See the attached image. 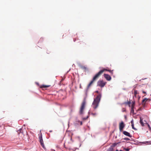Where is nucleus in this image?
<instances>
[{
    "mask_svg": "<svg viewBox=\"0 0 151 151\" xmlns=\"http://www.w3.org/2000/svg\"><path fill=\"white\" fill-rule=\"evenodd\" d=\"M105 71H107L109 72L112 75L113 74V70H108L104 68L100 71L98 73H96L93 78L92 81L90 82L88 86V87L89 88L93 83V82L97 79Z\"/></svg>",
    "mask_w": 151,
    "mask_h": 151,
    "instance_id": "nucleus-1",
    "label": "nucleus"
},
{
    "mask_svg": "<svg viewBox=\"0 0 151 151\" xmlns=\"http://www.w3.org/2000/svg\"><path fill=\"white\" fill-rule=\"evenodd\" d=\"M101 98V95H99L96 98L94 99L92 104V106L94 109H96L98 106Z\"/></svg>",
    "mask_w": 151,
    "mask_h": 151,
    "instance_id": "nucleus-2",
    "label": "nucleus"
},
{
    "mask_svg": "<svg viewBox=\"0 0 151 151\" xmlns=\"http://www.w3.org/2000/svg\"><path fill=\"white\" fill-rule=\"evenodd\" d=\"M86 104V101L85 98H84L81 104V107L79 110V114H82L83 113L84 109L85 108Z\"/></svg>",
    "mask_w": 151,
    "mask_h": 151,
    "instance_id": "nucleus-3",
    "label": "nucleus"
},
{
    "mask_svg": "<svg viewBox=\"0 0 151 151\" xmlns=\"http://www.w3.org/2000/svg\"><path fill=\"white\" fill-rule=\"evenodd\" d=\"M107 82L104 81L103 80H99L97 83V86L101 88H103L104 86Z\"/></svg>",
    "mask_w": 151,
    "mask_h": 151,
    "instance_id": "nucleus-4",
    "label": "nucleus"
},
{
    "mask_svg": "<svg viewBox=\"0 0 151 151\" xmlns=\"http://www.w3.org/2000/svg\"><path fill=\"white\" fill-rule=\"evenodd\" d=\"M39 138L40 140V143L41 145L43 147V148L44 149H45V148L44 146V142L43 140L42 133H41L39 137Z\"/></svg>",
    "mask_w": 151,
    "mask_h": 151,
    "instance_id": "nucleus-5",
    "label": "nucleus"
},
{
    "mask_svg": "<svg viewBox=\"0 0 151 151\" xmlns=\"http://www.w3.org/2000/svg\"><path fill=\"white\" fill-rule=\"evenodd\" d=\"M145 122H143L142 121V119L140 118V123L141 124L142 126H144L145 124H146L147 125V126L151 130V128L150 127L149 124H148L146 121H144Z\"/></svg>",
    "mask_w": 151,
    "mask_h": 151,
    "instance_id": "nucleus-6",
    "label": "nucleus"
},
{
    "mask_svg": "<svg viewBox=\"0 0 151 151\" xmlns=\"http://www.w3.org/2000/svg\"><path fill=\"white\" fill-rule=\"evenodd\" d=\"M125 127L124 123L123 122H122L119 124V129L120 131H122L123 129Z\"/></svg>",
    "mask_w": 151,
    "mask_h": 151,
    "instance_id": "nucleus-7",
    "label": "nucleus"
},
{
    "mask_svg": "<svg viewBox=\"0 0 151 151\" xmlns=\"http://www.w3.org/2000/svg\"><path fill=\"white\" fill-rule=\"evenodd\" d=\"M104 75V77L107 81H110L111 80V77L108 74L105 73Z\"/></svg>",
    "mask_w": 151,
    "mask_h": 151,
    "instance_id": "nucleus-8",
    "label": "nucleus"
},
{
    "mask_svg": "<svg viewBox=\"0 0 151 151\" xmlns=\"http://www.w3.org/2000/svg\"><path fill=\"white\" fill-rule=\"evenodd\" d=\"M123 133L124 135L128 136L130 137H132V136L130 135V133L127 132V131H124Z\"/></svg>",
    "mask_w": 151,
    "mask_h": 151,
    "instance_id": "nucleus-9",
    "label": "nucleus"
},
{
    "mask_svg": "<svg viewBox=\"0 0 151 151\" xmlns=\"http://www.w3.org/2000/svg\"><path fill=\"white\" fill-rule=\"evenodd\" d=\"M131 124L132 128L135 130H137V129L135 128L134 127V122L133 120L131 121Z\"/></svg>",
    "mask_w": 151,
    "mask_h": 151,
    "instance_id": "nucleus-10",
    "label": "nucleus"
},
{
    "mask_svg": "<svg viewBox=\"0 0 151 151\" xmlns=\"http://www.w3.org/2000/svg\"><path fill=\"white\" fill-rule=\"evenodd\" d=\"M80 67L82 69H84L85 70H86L87 69L86 67L85 66L81 65L80 66Z\"/></svg>",
    "mask_w": 151,
    "mask_h": 151,
    "instance_id": "nucleus-11",
    "label": "nucleus"
},
{
    "mask_svg": "<svg viewBox=\"0 0 151 151\" xmlns=\"http://www.w3.org/2000/svg\"><path fill=\"white\" fill-rule=\"evenodd\" d=\"M113 148L111 146L108 149L107 151H113Z\"/></svg>",
    "mask_w": 151,
    "mask_h": 151,
    "instance_id": "nucleus-12",
    "label": "nucleus"
},
{
    "mask_svg": "<svg viewBox=\"0 0 151 151\" xmlns=\"http://www.w3.org/2000/svg\"><path fill=\"white\" fill-rule=\"evenodd\" d=\"M50 86L49 85H42L41 86V87L42 88H47V87H49Z\"/></svg>",
    "mask_w": 151,
    "mask_h": 151,
    "instance_id": "nucleus-13",
    "label": "nucleus"
},
{
    "mask_svg": "<svg viewBox=\"0 0 151 151\" xmlns=\"http://www.w3.org/2000/svg\"><path fill=\"white\" fill-rule=\"evenodd\" d=\"M18 134H20V133H23L22 129V128L20 129L18 131Z\"/></svg>",
    "mask_w": 151,
    "mask_h": 151,
    "instance_id": "nucleus-14",
    "label": "nucleus"
},
{
    "mask_svg": "<svg viewBox=\"0 0 151 151\" xmlns=\"http://www.w3.org/2000/svg\"><path fill=\"white\" fill-rule=\"evenodd\" d=\"M148 100V99H147V98H145L142 100V102L143 103H144V102H146Z\"/></svg>",
    "mask_w": 151,
    "mask_h": 151,
    "instance_id": "nucleus-15",
    "label": "nucleus"
},
{
    "mask_svg": "<svg viewBox=\"0 0 151 151\" xmlns=\"http://www.w3.org/2000/svg\"><path fill=\"white\" fill-rule=\"evenodd\" d=\"M146 143H149V144H151V142L149 141H147V142H142V144H146Z\"/></svg>",
    "mask_w": 151,
    "mask_h": 151,
    "instance_id": "nucleus-16",
    "label": "nucleus"
},
{
    "mask_svg": "<svg viewBox=\"0 0 151 151\" xmlns=\"http://www.w3.org/2000/svg\"><path fill=\"white\" fill-rule=\"evenodd\" d=\"M131 112L132 113L134 114V108L131 107Z\"/></svg>",
    "mask_w": 151,
    "mask_h": 151,
    "instance_id": "nucleus-17",
    "label": "nucleus"
},
{
    "mask_svg": "<svg viewBox=\"0 0 151 151\" xmlns=\"http://www.w3.org/2000/svg\"><path fill=\"white\" fill-rule=\"evenodd\" d=\"M137 90H134V96H135V97H136V95L137 94Z\"/></svg>",
    "mask_w": 151,
    "mask_h": 151,
    "instance_id": "nucleus-18",
    "label": "nucleus"
},
{
    "mask_svg": "<svg viewBox=\"0 0 151 151\" xmlns=\"http://www.w3.org/2000/svg\"><path fill=\"white\" fill-rule=\"evenodd\" d=\"M126 104H127L129 106L131 104V102L130 101H128L127 102H126Z\"/></svg>",
    "mask_w": 151,
    "mask_h": 151,
    "instance_id": "nucleus-19",
    "label": "nucleus"
},
{
    "mask_svg": "<svg viewBox=\"0 0 151 151\" xmlns=\"http://www.w3.org/2000/svg\"><path fill=\"white\" fill-rule=\"evenodd\" d=\"M124 139L125 140H130V139L128 138H124Z\"/></svg>",
    "mask_w": 151,
    "mask_h": 151,
    "instance_id": "nucleus-20",
    "label": "nucleus"
},
{
    "mask_svg": "<svg viewBox=\"0 0 151 151\" xmlns=\"http://www.w3.org/2000/svg\"><path fill=\"white\" fill-rule=\"evenodd\" d=\"M134 104H134V102H133V103H132V106H131V107H132L134 108Z\"/></svg>",
    "mask_w": 151,
    "mask_h": 151,
    "instance_id": "nucleus-21",
    "label": "nucleus"
},
{
    "mask_svg": "<svg viewBox=\"0 0 151 151\" xmlns=\"http://www.w3.org/2000/svg\"><path fill=\"white\" fill-rule=\"evenodd\" d=\"M126 111V109L124 108H123L122 109V111L123 112H125Z\"/></svg>",
    "mask_w": 151,
    "mask_h": 151,
    "instance_id": "nucleus-22",
    "label": "nucleus"
},
{
    "mask_svg": "<svg viewBox=\"0 0 151 151\" xmlns=\"http://www.w3.org/2000/svg\"><path fill=\"white\" fill-rule=\"evenodd\" d=\"M91 114L93 116H95L96 115V113H91Z\"/></svg>",
    "mask_w": 151,
    "mask_h": 151,
    "instance_id": "nucleus-23",
    "label": "nucleus"
},
{
    "mask_svg": "<svg viewBox=\"0 0 151 151\" xmlns=\"http://www.w3.org/2000/svg\"><path fill=\"white\" fill-rule=\"evenodd\" d=\"M124 149L126 151H129V149L128 148H124Z\"/></svg>",
    "mask_w": 151,
    "mask_h": 151,
    "instance_id": "nucleus-24",
    "label": "nucleus"
},
{
    "mask_svg": "<svg viewBox=\"0 0 151 151\" xmlns=\"http://www.w3.org/2000/svg\"><path fill=\"white\" fill-rule=\"evenodd\" d=\"M142 93H145V94L146 93V92L144 91H142Z\"/></svg>",
    "mask_w": 151,
    "mask_h": 151,
    "instance_id": "nucleus-25",
    "label": "nucleus"
},
{
    "mask_svg": "<svg viewBox=\"0 0 151 151\" xmlns=\"http://www.w3.org/2000/svg\"><path fill=\"white\" fill-rule=\"evenodd\" d=\"M120 143V142H119L118 143H117V144H114V145L115 146V145H116L117 144H118V143Z\"/></svg>",
    "mask_w": 151,
    "mask_h": 151,
    "instance_id": "nucleus-26",
    "label": "nucleus"
},
{
    "mask_svg": "<svg viewBox=\"0 0 151 151\" xmlns=\"http://www.w3.org/2000/svg\"><path fill=\"white\" fill-rule=\"evenodd\" d=\"M50 51H47V53H48V54H49L50 53Z\"/></svg>",
    "mask_w": 151,
    "mask_h": 151,
    "instance_id": "nucleus-27",
    "label": "nucleus"
},
{
    "mask_svg": "<svg viewBox=\"0 0 151 151\" xmlns=\"http://www.w3.org/2000/svg\"><path fill=\"white\" fill-rule=\"evenodd\" d=\"M80 124H81V125H82V122H80Z\"/></svg>",
    "mask_w": 151,
    "mask_h": 151,
    "instance_id": "nucleus-28",
    "label": "nucleus"
},
{
    "mask_svg": "<svg viewBox=\"0 0 151 151\" xmlns=\"http://www.w3.org/2000/svg\"><path fill=\"white\" fill-rule=\"evenodd\" d=\"M49 132H52V130H50V131H49Z\"/></svg>",
    "mask_w": 151,
    "mask_h": 151,
    "instance_id": "nucleus-29",
    "label": "nucleus"
},
{
    "mask_svg": "<svg viewBox=\"0 0 151 151\" xmlns=\"http://www.w3.org/2000/svg\"><path fill=\"white\" fill-rule=\"evenodd\" d=\"M116 151H118V150H116Z\"/></svg>",
    "mask_w": 151,
    "mask_h": 151,
    "instance_id": "nucleus-30",
    "label": "nucleus"
},
{
    "mask_svg": "<svg viewBox=\"0 0 151 151\" xmlns=\"http://www.w3.org/2000/svg\"><path fill=\"white\" fill-rule=\"evenodd\" d=\"M98 92V91H96V92Z\"/></svg>",
    "mask_w": 151,
    "mask_h": 151,
    "instance_id": "nucleus-31",
    "label": "nucleus"
},
{
    "mask_svg": "<svg viewBox=\"0 0 151 151\" xmlns=\"http://www.w3.org/2000/svg\"><path fill=\"white\" fill-rule=\"evenodd\" d=\"M120 151H122V150H120Z\"/></svg>",
    "mask_w": 151,
    "mask_h": 151,
    "instance_id": "nucleus-32",
    "label": "nucleus"
}]
</instances>
